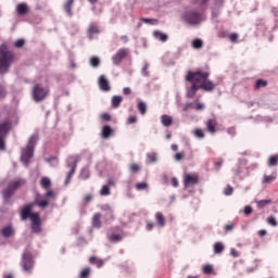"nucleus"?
<instances>
[{
  "label": "nucleus",
  "instance_id": "8fccbe9b",
  "mask_svg": "<svg viewBox=\"0 0 278 278\" xmlns=\"http://www.w3.org/2000/svg\"><path fill=\"white\" fill-rule=\"evenodd\" d=\"M142 23H149L150 25H157V20L155 18H141Z\"/></svg>",
  "mask_w": 278,
  "mask_h": 278
},
{
  "label": "nucleus",
  "instance_id": "f8f14e48",
  "mask_svg": "<svg viewBox=\"0 0 278 278\" xmlns=\"http://www.w3.org/2000/svg\"><path fill=\"white\" fill-rule=\"evenodd\" d=\"M127 53H129V51H127V49L122 48L119 49L115 55H113L112 60H113V64L115 66H118V64H121V62H123V60H125L127 58Z\"/></svg>",
  "mask_w": 278,
  "mask_h": 278
},
{
  "label": "nucleus",
  "instance_id": "f3484780",
  "mask_svg": "<svg viewBox=\"0 0 278 278\" xmlns=\"http://www.w3.org/2000/svg\"><path fill=\"white\" fill-rule=\"evenodd\" d=\"M15 10L18 16H26V14L29 12V5L25 2H22L16 5Z\"/></svg>",
  "mask_w": 278,
  "mask_h": 278
},
{
  "label": "nucleus",
  "instance_id": "a19ab883",
  "mask_svg": "<svg viewBox=\"0 0 278 278\" xmlns=\"http://www.w3.org/2000/svg\"><path fill=\"white\" fill-rule=\"evenodd\" d=\"M13 47H15V49H23V47H25V39H17L13 43Z\"/></svg>",
  "mask_w": 278,
  "mask_h": 278
},
{
  "label": "nucleus",
  "instance_id": "c85d7f7f",
  "mask_svg": "<svg viewBox=\"0 0 278 278\" xmlns=\"http://www.w3.org/2000/svg\"><path fill=\"white\" fill-rule=\"evenodd\" d=\"M38 142V135H33L29 140H28V143L26 147H28L29 149H36V144Z\"/></svg>",
  "mask_w": 278,
  "mask_h": 278
},
{
  "label": "nucleus",
  "instance_id": "0e129e2a",
  "mask_svg": "<svg viewBox=\"0 0 278 278\" xmlns=\"http://www.w3.org/2000/svg\"><path fill=\"white\" fill-rule=\"evenodd\" d=\"M92 199H93V195L89 193V194L85 195L84 201H85V203H90L92 201Z\"/></svg>",
  "mask_w": 278,
  "mask_h": 278
},
{
  "label": "nucleus",
  "instance_id": "ddd939ff",
  "mask_svg": "<svg viewBox=\"0 0 278 278\" xmlns=\"http://www.w3.org/2000/svg\"><path fill=\"white\" fill-rule=\"evenodd\" d=\"M34 157V149L26 147L22 150L21 160L26 166L29 165V161Z\"/></svg>",
  "mask_w": 278,
  "mask_h": 278
},
{
  "label": "nucleus",
  "instance_id": "423d86ee",
  "mask_svg": "<svg viewBox=\"0 0 278 278\" xmlns=\"http://www.w3.org/2000/svg\"><path fill=\"white\" fill-rule=\"evenodd\" d=\"M182 21H185L187 25H200L203 21V15L195 10L187 11L182 16Z\"/></svg>",
  "mask_w": 278,
  "mask_h": 278
},
{
  "label": "nucleus",
  "instance_id": "c756f323",
  "mask_svg": "<svg viewBox=\"0 0 278 278\" xmlns=\"http://www.w3.org/2000/svg\"><path fill=\"white\" fill-rule=\"evenodd\" d=\"M40 186L45 190H48V188H51V179L49 177H42L40 180Z\"/></svg>",
  "mask_w": 278,
  "mask_h": 278
},
{
  "label": "nucleus",
  "instance_id": "5701e85b",
  "mask_svg": "<svg viewBox=\"0 0 278 278\" xmlns=\"http://www.w3.org/2000/svg\"><path fill=\"white\" fill-rule=\"evenodd\" d=\"M89 264H92V265L97 266V268H102L104 262H103V260H101V258H99L97 256H91L89 258Z\"/></svg>",
  "mask_w": 278,
  "mask_h": 278
},
{
  "label": "nucleus",
  "instance_id": "6e6552de",
  "mask_svg": "<svg viewBox=\"0 0 278 278\" xmlns=\"http://www.w3.org/2000/svg\"><path fill=\"white\" fill-rule=\"evenodd\" d=\"M12 130V121L5 119L0 124V151H5V137Z\"/></svg>",
  "mask_w": 278,
  "mask_h": 278
},
{
  "label": "nucleus",
  "instance_id": "09e8293b",
  "mask_svg": "<svg viewBox=\"0 0 278 278\" xmlns=\"http://www.w3.org/2000/svg\"><path fill=\"white\" fill-rule=\"evenodd\" d=\"M243 213L245 216H251V214H253V207L251 205L244 206Z\"/></svg>",
  "mask_w": 278,
  "mask_h": 278
},
{
  "label": "nucleus",
  "instance_id": "864d4df0",
  "mask_svg": "<svg viewBox=\"0 0 278 278\" xmlns=\"http://www.w3.org/2000/svg\"><path fill=\"white\" fill-rule=\"evenodd\" d=\"M239 35L238 33H232L229 35L230 42H238Z\"/></svg>",
  "mask_w": 278,
  "mask_h": 278
},
{
  "label": "nucleus",
  "instance_id": "bb28decb",
  "mask_svg": "<svg viewBox=\"0 0 278 278\" xmlns=\"http://www.w3.org/2000/svg\"><path fill=\"white\" fill-rule=\"evenodd\" d=\"M277 179V173H273L271 175L263 176V184H273Z\"/></svg>",
  "mask_w": 278,
  "mask_h": 278
},
{
  "label": "nucleus",
  "instance_id": "e2e57ef3",
  "mask_svg": "<svg viewBox=\"0 0 278 278\" xmlns=\"http://www.w3.org/2000/svg\"><path fill=\"white\" fill-rule=\"evenodd\" d=\"M192 105L193 104L191 102L186 103L182 108V112H188V110H191Z\"/></svg>",
  "mask_w": 278,
  "mask_h": 278
},
{
  "label": "nucleus",
  "instance_id": "c9c22d12",
  "mask_svg": "<svg viewBox=\"0 0 278 278\" xmlns=\"http://www.w3.org/2000/svg\"><path fill=\"white\" fill-rule=\"evenodd\" d=\"M202 271L204 273V275H212L214 273V266H212V265H204L202 267Z\"/></svg>",
  "mask_w": 278,
  "mask_h": 278
},
{
  "label": "nucleus",
  "instance_id": "4468645a",
  "mask_svg": "<svg viewBox=\"0 0 278 278\" xmlns=\"http://www.w3.org/2000/svg\"><path fill=\"white\" fill-rule=\"evenodd\" d=\"M205 127L208 134L214 135L218 131V121H216V118H210L205 122Z\"/></svg>",
  "mask_w": 278,
  "mask_h": 278
},
{
  "label": "nucleus",
  "instance_id": "ea45409f",
  "mask_svg": "<svg viewBox=\"0 0 278 278\" xmlns=\"http://www.w3.org/2000/svg\"><path fill=\"white\" fill-rule=\"evenodd\" d=\"M193 136H195V138H205V132H203V129L201 128H195L193 130Z\"/></svg>",
  "mask_w": 278,
  "mask_h": 278
},
{
  "label": "nucleus",
  "instance_id": "72a5a7b5",
  "mask_svg": "<svg viewBox=\"0 0 278 278\" xmlns=\"http://www.w3.org/2000/svg\"><path fill=\"white\" fill-rule=\"evenodd\" d=\"M100 210H102V212H109L111 214V219L114 220V211L112 210V206H110V204H103L102 206H100Z\"/></svg>",
  "mask_w": 278,
  "mask_h": 278
},
{
  "label": "nucleus",
  "instance_id": "338daca9",
  "mask_svg": "<svg viewBox=\"0 0 278 278\" xmlns=\"http://www.w3.org/2000/svg\"><path fill=\"white\" fill-rule=\"evenodd\" d=\"M172 186L177 188L179 186V180H177V178H172Z\"/></svg>",
  "mask_w": 278,
  "mask_h": 278
},
{
  "label": "nucleus",
  "instance_id": "052dcab7",
  "mask_svg": "<svg viewBox=\"0 0 278 278\" xmlns=\"http://www.w3.org/2000/svg\"><path fill=\"white\" fill-rule=\"evenodd\" d=\"M230 255L232 257H240V252H238L236 249L230 250Z\"/></svg>",
  "mask_w": 278,
  "mask_h": 278
},
{
  "label": "nucleus",
  "instance_id": "4d7b16f0",
  "mask_svg": "<svg viewBox=\"0 0 278 278\" xmlns=\"http://www.w3.org/2000/svg\"><path fill=\"white\" fill-rule=\"evenodd\" d=\"M5 87L0 85V99H5Z\"/></svg>",
  "mask_w": 278,
  "mask_h": 278
},
{
  "label": "nucleus",
  "instance_id": "cd10ccee",
  "mask_svg": "<svg viewBox=\"0 0 278 278\" xmlns=\"http://www.w3.org/2000/svg\"><path fill=\"white\" fill-rule=\"evenodd\" d=\"M129 170L130 173H132L134 175L140 173L142 170V165L138 164V163H131L129 165Z\"/></svg>",
  "mask_w": 278,
  "mask_h": 278
},
{
  "label": "nucleus",
  "instance_id": "a211bd4d",
  "mask_svg": "<svg viewBox=\"0 0 278 278\" xmlns=\"http://www.w3.org/2000/svg\"><path fill=\"white\" fill-rule=\"evenodd\" d=\"M1 233L3 238H12V236H14V227H12V225L4 226Z\"/></svg>",
  "mask_w": 278,
  "mask_h": 278
},
{
  "label": "nucleus",
  "instance_id": "49530a36",
  "mask_svg": "<svg viewBox=\"0 0 278 278\" xmlns=\"http://www.w3.org/2000/svg\"><path fill=\"white\" fill-rule=\"evenodd\" d=\"M224 194L226 197H231L233 194V187H231L230 185H228L225 190H224Z\"/></svg>",
  "mask_w": 278,
  "mask_h": 278
},
{
  "label": "nucleus",
  "instance_id": "39448f33",
  "mask_svg": "<svg viewBox=\"0 0 278 278\" xmlns=\"http://www.w3.org/2000/svg\"><path fill=\"white\" fill-rule=\"evenodd\" d=\"M50 92L49 87H42L40 84H36L31 89V97L36 103H40V101H45L49 97Z\"/></svg>",
  "mask_w": 278,
  "mask_h": 278
},
{
  "label": "nucleus",
  "instance_id": "a878e982",
  "mask_svg": "<svg viewBox=\"0 0 278 278\" xmlns=\"http://www.w3.org/2000/svg\"><path fill=\"white\" fill-rule=\"evenodd\" d=\"M137 110L142 114V116H144V114H147V103L142 100H138Z\"/></svg>",
  "mask_w": 278,
  "mask_h": 278
},
{
  "label": "nucleus",
  "instance_id": "0eeeda50",
  "mask_svg": "<svg viewBox=\"0 0 278 278\" xmlns=\"http://www.w3.org/2000/svg\"><path fill=\"white\" fill-rule=\"evenodd\" d=\"M79 155L68 156L66 166L67 168H70V172L65 179V186H68L71 184V179H73V175H75V170H77V164L79 163Z\"/></svg>",
  "mask_w": 278,
  "mask_h": 278
},
{
  "label": "nucleus",
  "instance_id": "6e6d98bb",
  "mask_svg": "<svg viewBox=\"0 0 278 278\" xmlns=\"http://www.w3.org/2000/svg\"><path fill=\"white\" fill-rule=\"evenodd\" d=\"M127 123H128V125H134V123H138V117L130 116V117H128Z\"/></svg>",
  "mask_w": 278,
  "mask_h": 278
},
{
  "label": "nucleus",
  "instance_id": "de8ad7c7",
  "mask_svg": "<svg viewBox=\"0 0 278 278\" xmlns=\"http://www.w3.org/2000/svg\"><path fill=\"white\" fill-rule=\"evenodd\" d=\"M184 157H186V153H184V152H177L174 155V160H176V162H181V160H184Z\"/></svg>",
  "mask_w": 278,
  "mask_h": 278
},
{
  "label": "nucleus",
  "instance_id": "6ab92c4d",
  "mask_svg": "<svg viewBox=\"0 0 278 278\" xmlns=\"http://www.w3.org/2000/svg\"><path fill=\"white\" fill-rule=\"evenodd\" d=\"M91 223L94 229H101V213H94Z\"/></svg>",
  "mask_w": 278,
  "mask_h": 278
},
{
  "label": "nucleus",
  "instance_id": "774afa93",
  "mask_svg": "<svg viewBox=\"0 0 278 278\" xmlns=\"http://www.w3.org/2000/svg\"><path fill=\"white\" fill-rule=\"evenodd\" d=\"M123 92H124V94H131V88H129V87H125L124 89H123Z\"/></svg>",
  "mask_w": 278,
  "mask_h": 278
},
{
  "label": "nucleus",
  "instance_id": "e433bc0d",
  "mask_svg": "<svg viewBox=\"0 0 278 278\" xmlns=\"http://www.w3.org/2000/svg\"><path fill=\"white\" fill-rule=\"evenodd\" d=\"M88 34H89V38H92V36H94V34H99V27L91 25L88 28Z\"/></svg>",
  "mask_w": 278,
  "mask_h": 278
},
{
  "label": "nucleus",
  "instance_id": "b1692460",
  "mask_svg": "<svg viewBox=\"0 0 278 278\" xmlns=\"http://www.w3.org/2000/svg\"><path fill=\"white\" fill-rule=\"evenodd\" d=\"M154 38H156V40H160L161 42H166V40H168V35L160 31V30H155L153 33Z\"/></svg>",
  "mask_w": 278,
  "mask_h": 278
},
{
  "label": "nucleus",
  "instance_id": "dca6fc26",
  "mask_svg": "<svg viewBox=\"0 0 278 278\" xmlns=\"http://www.w3.org/2000/svg\"><path fill=\"white\" fill-rule=\"evenodd\" d=\"M33 207H41L42 210H45V207H49V200L45 199V200H40V194H37L35 198V201L31 202Z\"/></svg>",
  "mask_w": 278,
  "mask_h": 278
},
{
  "label": "nucleus",
  "instance_id": "f257e3e1",
  "mask_svg": "<svg viewBox=\"0 0 278 278\" xmlns=\"http://www.w3.org/2000/svg\"><path fill=\"white\" fill-rule=\"evenodd\" d=\"M186 81L191 84L190 87H187V99H194L197 97L198 90H204V92H214L216 90V84L210 80V72L205 71H189L186 76Z\"/></svg>",
  "mask_w": 278,
  "mask_h": 278
},
{
  "label": "nucleus",
  "instance_id": "9b49d317",
  "mask_svg": "<svg viewBox=\"0 0 278 278\" xmlns=\"http://www.w3.org/2000/svg\"><path fill=\"white\" fill-rule=\"evenodd\" d=\"M31 222V231L33 233H41L42 231V220L40 219V215H33Z\"/></svg>",
  "mask_w": 278,
  "mask_h": 278
},
{
  "label": "nucleus",
  "instance_id": "f704fd0d",
  "mask_svg": "<svg viewBox=\"0 0 278 278\" xmlns=\"http://www.w3.org/2000/svg\"><path fill=\"white\" fill-rule=\"evenodd\" d=\"M101 197H110L111 191H110V186L104 185L101 190H100Z\"/></svg>",
  "mask_w": 278,
  "mask_h": 278
},
{
  "label": "nucleus",
  "instance_id": "aec40b11",
  "mask_svg": "<svg viewBox=\"0 0 278 278\" xmlns=\"http://www.w3.org/2000/svg\"><path fill=\"white\" fill-rule=\"evenodd\" d=\"M75 3V0H66L63 4V10H65L66 14L68 16H73V4Z\"/></svg>",
  "mask_w": 278,
  "mask_h": 278
},
{
  "label": "nucleus",
  "instance_id": "20e7f679",
  "mask_svg": "<svg viewBox=\"0 0 278 278\" xmlns=\"http://www.w3.org/2000/svg\"><path fill=\"white\" fill-rule=\"evenodd\" d=\"M34 264H36V262L34 261V254L31 253V250H29V248H26L22 254L21 261V266L24 273H28V275H31V271L34 270Z\"/></svg>",
  "mask_w": 278,
  "mask_h": 278
},
{
  "label": "nucleus",
  "instance_id": "680f3d73",
  "mask_svg": "<svg viewBox=\"0 0 278 278\" xmlns=\"http://www.w3.org/2000/svg\"><path fill=\"white\" fill-rule=\"evenodd\" d=\"M226 233H229V231H233V224H228L225 226Z\"/></svg>",
  "mask_w": 278,
  "mask_h": 278
},
{
  "label": "nucleus",
  "instance_id": "37998d69",
  "mask_svg": "<svg viewBox=\"0 0 278 278\" xmlns=\"http://www.w3.org/2000/svg\"><path fill=\"white\" fill-rule=\"evenodd\" d=\"M136 190H147L149 188V184L147 182H138L135 185Z\"/></svg>",
  "mask_w": 278,
  "mask_h": 278
},
{
  "label": "nucleus",
  "instance_id": "2eb2a0df",
  "mask_svg": "<svg viewBox=\"0 0 278 278\" xmlns=\"http://www.w3.org/2000/svg\"><path fill=\"white\" fill-rule=\"evenodd\" d=\"M98 84L100 90H102L103 92H110V90H112V87H110V80H108L104 75H101L99 77Z\"/></svg>",
  "mask_w": 278,
  "mask_h": 278
},
{
  "label": "nucleus",
  "instance_id": "a18cd8bd",
  "mask_svg": "<svg viewBox=\"0 0 278 278\" xmlns=\"http://www.w3.org/2000/svg\"><path fill=\"white\" fill-rule=\"evenodd\" d=\"M110 242H121L123 240V237L121 235H111L109 237Z\"/></svg>",
  "mask_w": 278,
  "mask_h": 278
},
{
  "label": "nucleus",
  "instance_id": "2f4dec72",
  "mask_svg": "<svg viewBox=\"0 0 278 278\" xmlns=\"http://www.w3.org/2000/svg\"><path fill=\"white\" fill-rule=\"evenodd\" d=\"M223 251H225V245L222 242H216L214 244V253L216 255H220V253H223Z\"/></svg>",
  "mask_w": 278,
  "mask_h": 278
},
{
  "label": "nucleus",
  "instance_id": "4c0bfd02",
  "mask_svg": "<svg viewBox=\"0 0 278 278\" xmlns=\"http://www.w3.org/2000/svg\"><path fill=\"white\" fill-rule=\"evenodd\" d=\"M278 164V155H271L268 159V166H277Z\"/></svg>",
  "mask_w": 278,
  "mask_h": 278
},
{
  "label": "nucleus",
  "instance_id": "79ce46f5",
  "mask_svg": "<svg viewBox=\"0 0 278 278\" xmlns=\"http://www.w3.org/2000/svg\"><path fill=\"white\" fill-rule=\"evenodd\" d=\"M99 64H101V60H99L98 56H92L90 59V65L93 66L94 68H97V66H99Z\"/></svg>",
  "mask_w": 278,
  "mask_h": 278
},
{
  "label": "nucleus",
  "instance_id": "3c124183",
  "mask_svg": "<svg viewBox=\"0 0 278 278\" xmlns=\"http://www.w3.org/2000/svg\"><path fill=\"white\" fill-rule=\"evenodd\" d=\"M267 223H268V225H271V227H277V219H275L274 216H269L267 218Z\"/></svg>",
  "mask_w": 278,
  "mask_h": 278
},
{
  "label": "nucleus",
  "instance_id": "473e14b6",
  "mask_svg": "<svg viewBox=\"0 0 278 278\" xmlns=\"http://www.w3.org/2000/svg\"><path fill=\"white\" fill-rule=\"evenodd\" d=\"M121 103H123V97L114 96L112 98V108H119Z\"/></svg>",
  "mask_w": 278,
  "mask_h": 278
},
{
  "label": "nucleus",
  "instance_id": "58836bf2",
  "mask_svg": "<svg viewBox=\"0 0 278 278\" xmlns=\"http://www.w3.org/2000/svg\"><path fill=\"white\" fill-rule=\"evenodd\" d=\"M192 48L193 49H203V40L201 39H194L192 41Z\"/></svg>",
  "mask_w": 278,
  "mask_h": 278
},
{
  "label": "nucleus",
  "instance_id": "9d476101",
  "mask_svg": "<svg viewBox=\"0 0 278 278\" xmlns=\"http://www.w3.org/2000/svg\"><path fill=\"white\" fill-rule=\"evenodd\" d=\"M199 174H188L184 175V189L188 190V188H194V186H199Z\"/></svg>",
  "mask_w": 278,
  "mask_h": 278
},
{
  "label": "nucleus",
  "instance_id": "bf43d9fd",
  "mask_svg": "<svg viewBox=\"0 0 278 278\" xmlns=\"http://www.w3.org/2000/svg\"><path fill=\"white\" fill-rule=\"evenodd\" d=\"M149 162H157V156L155 154H148Z\"/></svg>",
  "mask_w": 278,
  "mask_h": 278
},
{
  "label": "nucleus",
  "instance_id": "412c9836",
  "mask_svg": "<svg viewBox=\"0 0 278 278\" xmlns=\"http://www.w3.org/2000/svg\"><path fill=\"white\" fill-rule=\"evenodd\" d=\"M155 220H156V225H159V227L166 226V217H164V214L162 212L155 213Z\"/></svg>",
  "mask_w": 278,
  "mask_h": 278
},
{
  "label": "nucleus",
  "instance_id": "7c9ffc66",
  "mask_svg": "<svg viewBox=\"0 0 278 278\" xmlns=\"http://www.w3.org/2000/svg\"><path fill=\"white\" fill-rule=\"evenodd\" d=\"M268 86V81L264 79H257L254 85V90H260L261 88H266Z\"/></svg>",
  "mask_w": 278,
  "mask_h": 278
},
{
  "label": "nucleus",
  "instance_id": "4be33fe9",
  "mask_svg": "<svg viewBox=\"0 0 278 278\" xmlns=\"http://www.w3.org/2000/svg\"><path fill=\"white\" fill-rule=\"evenodd\" d=\"M113 134H114V129H112V127H110L108 125L103 126L101 136L104 140H108V138H110Z\"/></svg>",
  "mask_w": 278,
  "mask_h": 278
},
{
  "label": "nucleus",
  "instance_id": "69168bd1",
  "mask_svg": "<svg viewBox=\"0 0 278 278\" xmlns=\"http://www.w3.org/2000/svg\"><path fill=\"white\" fill-rule=\"evenodd\" d=\"M101 118H102V121H112V116H110V114H108V113L102 114Z\"/></svg>",
  "mask_w": 278,
  "mask_h": 278
},
{
  "label": "nucleus",
  "instance_id": "5fc2aeb1",
  "mask_svg": "<svg viewBox=\"0 0 278 278\" xmlns=\"http://www.w3.org/2000/svg\"><path fill=\"white\" fill-rule=\"evenodd\" d=\"M80 177L81 179H88L90 177V172H88V169H83Z\"/></svg>",
  "mask_w": 278,
  "mask_h": 278
},
{
  "label": "nucleus",
  "instance_id": "f03ea898",
  "mask_svg": "<svg viewBox=\"0 0 278 278\" xmlns=\"http://www.w3.org/2000/svg\"><path fill=\"white\" fill-rule=\"evenodd\" d=\"M14 62V52L5 43L0 46V75H5Z\"/></svg>",
  "mask_w": 278,
  "mask_h": 278
},
{
  "label": "nucleus",
  "instance_id": "c03bdc74",
  "mask_svg": "<svg viewBox=\"0 0 278 278\" xmlns=\"http://www.w3.org/2000/svg\"><path fill=\"white\" fill-rule=\"evenodd\" d=\"M256 205L258 208L266 207V205H270V200H260Z\"/></svg>",
  "mask_w": 278,
  "mask_h": 278
},
{
  "label": "nucleus",
  "instance_id": "13d9d810",
  "mask_svg": "<svg viewBox=\"0 0 278 278\" xmlns=\"http://www.w3.org/2000/svg\"><path fill=\"white\" fill-rule=\"evenodd\" d=\"M142 74L144 75V77H149V64H146L142 67Z\"/></svg>",
  "mask_w": 278,
  "mask_h": 278
},
{
  "label": "nucleus",
  "instance_id": "1a4fd4ad",
  "mask_svg": "<svg viewBox=\"0 0 278 278\" xmlns=\"http://www.w3.org/2000/svg\"><path fill=\"white\" fill-rule=\"evenodd\" d=\"M31 210H34V204L30 202L26 205H24L21 210H20V217L21 220H27L28 218L30 220H34V216H39L40 213L38 212H33Z\"/></svg>",
  "mask_w": 278,
  "mask_h": 278
},
{
  "label": "nucleus",
  "instance_id": "603ef678",
  "mask_svg": "<svg viewBox=\"0 0 278 278\" xmlns=\"http://www.w3.org/2000/svg\"><path fill=\"white\" fill-rule=\"evenodd\" d=\"M194 110H197V112H201V111L205 110V104H203L201 102H197L194 105Z\"/></svg>",
  "mask_w": 278,
  "mask_h": 278
},
{
  "label": "nucleus",
  "instance_id": "7ed1b4c3",
  "mask_svg": "<svg viewBox=\"0 0 278 278\" xmlns=\"http://www.w3.org/2000/svg\"><path fill=\"white\" fill-rule=\"evenodd\" d=\"M27 184L26 179L17 178L8 184L7 188L2 191V199L4 203H10L12 197H14V192L18 190V188H23Z\"/></svg>",
  "mask_w": 278,
  "mask_h": 278
},
{
  "label": "nucleus",
  "instance_id": "393cba45",
  "mask_svg": "<svg viewBox=\"0 0 278 278\" xmlns=\"http://www.w3.org/2000/svg\"><path fill=\"white\" fill-rule=\"evenodd\" d=\"M161 123L164 127H170V125H173V117L169 115H162Z\"/></svg>",
  "mask_w": 278,
  "mask_h": 278
}]
</instances>
